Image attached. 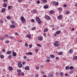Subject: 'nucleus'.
Returning <instances> with one entry per match:
<instances>
[{"instance_id":"nucleus-1","label":"nucleus","mask_w":77,"mask_h":77,"mask_svg":"<svg viewBox=\"0 0 77 77\" xmlns=\"http://www.w3.org/2000/svg\"><path fill=\"white\" fill-rule=\"evenodd\" d=\"M36 20L37 21H38V24H39L41 23V19H40V18H39L38 17H36Z\"/></svg>"},{"instance_id":"nucleus-2","label":"nucleus","mask_w":77,"mask_h":77,"mask_svg":"<svg viewBox=\"0 0 77 77\" xmlns=\"http://www.w3.org/2000/svg\"><path fill=\"white\" fill-rule=\"evenodd\" d=\"M21 19L22 21V22L23 23H26V20H25V19L23 16L21 17Z\"/></svg>"},{"instance_id":"nucleus-3","label":"nucleus","mask_w":77,"mask_h":77,"mask_svg":"<svg viewBox=\"0 0 77 77\" xmlns=\"http://www.w3.org/2000/svg\"><path fill=\"white\" fill-rule=\"evenodd\" d=\"M63 18V16L62 15H60V16H59L57 17V18L58 20H60L62 18Z\"/></svg>"},{"instance_id":"nucleus-4","label":"nucleus","mask_w":77,"mask_h":77,"mask_svg":"<svg viewBox=\"0 0 77 77\" xmlns=\"http://www.w3.org/2000/svg\"><path fill=\"white\" fill-rule=\"evenodd\" d=\"M12 53L13 56H14V57H16V56H17V53L15 52L14 50L12 51Z\"/></svg>"},{"instance_id":"nucleus-5","label":"nucleus","mask_w":77,"mask_h":77,"mask_svg":"<svg viewBox=\"0 0 77 77\" xmlns=\"http://www.w3.org/2000/svg\"><path fill=\"white\" fill-rule=\"evenodd\" d=\"M53 5H55V6H57V5H59L58 2H53Z\"/></svg>"},{"instance_id":"nucleus-6","label":"nucleus","mask_w":77,"mask_h":77,"mask_svg":"<svg viewBox=\"0 0 77 77\" xmlns=\"http://www.w3.org/2000/svg\"><path fill=\"white\" fill-rule=\"evenodd\" d=\"M18 66L19 68H21L23 66V65L21 63H18Z\"/></svg>"},{"instance_id":"nucleus-7","label":"nucleus","mask_w":77,"mask_h":77,"mask_svg":"<svg viewBox=\"0 0 77 77\" xmlns=\"http://www.w3.org/2000/svg\"><path fill=\"white\" fill-rule=\"evenodd\" d=\"M38 40L40 41H41L42 40V37L41 36H39L38 38Z\"/></svg>"},{"instance_id":"nucleus-8","label":"nucleus","mask_w":77,"mask_h":77,"mask_svg":"<svg viewBox=\"0 0 77 77\" xmlns=\"http://www.w3.org/2000/svg\"><path fill=\"white\" fill-rule=\"evenodd\" d=\"M53 77V75L50 73H49L48 77Z\"/></svg>"},{"instance_id":"nucleus-9","label":"nucleus","mask_w":77,"mask_h":77,"mask_svg":"<svg viewBox=\"0 0 77 77\" xmlns=\"http://www.w3.org/2000/svg\"><path fill=\"white\" fill-rule=\"evenodd\" d=\"M25 70H29L30 68L29 66H26L25 67Z\"/></svg>"},{"instance_id":"nucleus-10","label":"nucleus","mask_w":77,"mask_h":77,"mask_svg":"<svg viewBox=\"0 0 77 77\" xmlns=\"http://www.w3.org/2000/svg\"><path fill=\"white\" fill-rule=\"evenodd\" d=\"M10 28L11 29H13V28H15V25H11L10 26Z\"/></svg>"},{"instance_id":"nucleus-11","label":"nucleus","mask_w":77,"mask_h":77,"mask_svg":"<svg viewBox=\"0 0 77 77\" xmlns=\"http://www.w3.org/2000/svg\"><path fill=\"white\" fill-rule=\"evenodd\" d=\"M5 11H6V9L5 8H2L1 10V12L2 13H3L5 12Z\"/></svg>"},{"instance_id":"nucleus-12","label":"nucleus","mask_w":77,"mask_h":77,"mask_svg":"<svg viewBox=\"0 0 77 77\" xmlns=\"http://www.w3.org/2000/svg\"><path fill=\"white\" fill-rule=\"evenodd\" d=\"M27 38H28L29 39H31V35L30 34H28L26 35Z\"/></svg>"},{"instance_id":"nucleus-13","label":"nucleus","mask_w":77,"mask_h":77,"mask_svg":"<svg viewBox=\"0 0 77 77\" xmlns=\"http://www.w3.org/2000/svg\"><path fill=\"white\" fill-rule=\"evenodd\" d=\"M45 18L47 20H50V17L48 16H46L45 17Z\"/></svg>"},{"instance_id":"nucleus-14","label":"nucleus","mask_w":77,"mask_h":77,"mask_svg":"<svg viewBox=\"0 0 77 77\" xmlns=\"http://www.w3.org/2000/svg\"><path fill=\"white\" fill-rule=\"evenodd\" d=\"M54 46H55V47H59V44L56 43H54Z\"/></svg>"},{"instance_id":"nucleus-15","label":"nucleus","mask_w":77,"mask_h":77,"mask_svg":"<svg viewBox=\"0 0 77 77\" xmlns=\"http://www.w3.org/2000/svg\"><path fill=\"white\" fill-rule=\"evenodd\" d=\"M58 10L60 12H62V8L61 7L58 8Z\"/></svg>"},{"instance_id":"nucleus-16","label":"nucleus","mask_w":77,"mask_h":77,"mask_svg":"<svg viewBox=\"0 0 77 77\" xmlns=\"http://www.w3.org/2000/svg\"><path fill=\"white\" fill-rule=\"evenodd\" d=\"M60 33H61V31H58L56 32V33L57 35H59V34Z\"/></svg>"},{"instance_id":"nucleus-17","label":"nucleus","mask_w":77,"mask_h":77,"mask_svg":"<svg viewBox=\"0 0 77 77\" xmlns=\"http://www.w3.org/2000/svg\"><path fill=\"white\" fill-rule=\"evenodd\" d=\"M11 53H12V52L9 51L7 52V54H11Z\"/></svg>"},{"instance_id":"nucleus-18","label":"nucleus","mask_w":77,"mask_h":77,"mask_svg":"<svg viewBox=\"0 0 77 77\" xmlns=\"http://www.w3.org/2000/svg\"><path fill=\"white\" fill-rule=\"evenodd\" d=\"M26 55H28L29 54L30 55H32V54H32V52H29L28 53H26Z\"/></svg>"},{"instance_id":"nucleus-19","label":"nucleus","mask_w":77,"mask_h":77,"mask_svg":"<svg viewBox=\"0 0 77 77\" xmlns=\"http://www.w3.org/2000/svg\"><path fill=\"white\" fill-rule=\"evenodd\" d=\"M9 69L10 71H12L13 70V68L11 66H10L9 67Z\"/></svg>"},{"instance_id":"nucleus-20","label":"nucleus","mask_w":77,"mask_h":77,"mask_svg":"<svg viewBox=\"0 0 77 77\" xmlns=\"http://www.w3.org/2000/svg\"><path fill=\"white\" fill-rule=\"evenodd\" d=\"M3 6V8H6V7H7V4H4Z\"/></svg>"},{"instance_id":"nucleus-21","label":"nucleus","mask_w":77,"mask_h":77,"mask_svg":"<svg viewBox=\"0 0 77 77\" xmlns=\"http://www.w3.org/2000/svg\"><path fill=\"white\" fill-rule=\"evenodd\" d=\"M73 53V51L72 49H71L69 51V53L70 54H71V53Z\"/></svg>"},{"instance_id":"nucleus-22","label":"nucleus","mask_w":77,"mask_h":77,"mask_svg":"<svg viewBox=\"0 0 77 77\" xmlns=\"http://www.w3.org/2000/svg\"><path fill=\"white\" fill-rule=\"evenodd\" d=\"M42 2L43 3H45L47 2V0H42Z\"/></svg>"},{"instance_id":"nucleus-23","label":"nucleus","mask_w":77,"mask_h":77,"mask_svg":"<svg viewBox=\"0 0 77 77\" xmlns=\"http://www.w3.org/2000/svg\"><path fill=\"white\" fill-rule=\"evenodd\" d=\"M0 57L1 59H3V58H4V55L2 54L1 55H0Z\"/></svg>"},{"instance_id":"nucleus-24","label":"nucleus","mask_w":77,"mask_h":77,"mask_svg":"<svg viewBox=\"0 0 77 77\" xmlns=\"http://www.w3.org/2000/svg\"><path fill=\"white\" fill-rule=\"evenodd\" d=\"M49 13H50L51 14H53L54 13V11L53 10H51L50 11Z\"/></svg>"},{"instance_id":"nucleus-25","label":"nucleus","mask_w":77,"mask_h":77,"mask_svg":"<svg viewBox=\"0 0 77 77\" xmlns=\"http://www.w3.org/2000/svg\"><path fill=\"white\" fill-rule=\"evenodd\" d=\"M44 9H47V8H48V6L46 5L44 7Z\"/></svg>"},{"instance_id":"nucleus-26","label":"nucleus","mask_w":77,"mask_h":77,"mask_svg":"<svg viewBox=\"0 0 77 77\" xmlns=\"http://www.w3.org/2000/svg\"><path fill=\"white\" fill-rule=\"evenodd\" d=\"M48 29L46 28L44 30V31L45 32H48Z\"/></svg>"},{"instance_id":"nucleus-27","label":"nucleus","mask_w":77,"mask_h":77,"mask_svg":"<svg viewBox=\"0 0 77 77\" xmlns=\"http://www.w3.org/2000/svg\"><path fill=\"white\" fill-rule=\"evenodd\" d=\"M33 13H37V11L36 9H34L33 10Z\"/></svg>"},{"instance_id":"nucleus-28","label":"nucleus","mask_w":77,"mask_h":77,"mask_svg":"<svg viewBox=\"0 0 77 77\" xmlns=\"http://www.w3.org/2000/svg\"><path fill=\"white\" fill-rule=\"evenodd\" d=\"M50 57H51V58H53L55 56L54 55H50Z\"/></svg>"},{"instance_id":"nucleus-29","label":"nucleus","mask_w":77,"mask_h":77,"mask_svg":"<svg viewBox=\"0 0 77 77\" xmlns=\"http://www.w3.org/2000/svg\"><path fill=\"white\" fill-rule=\"evenodd\" d=\"M66 69L67 70L69 69V66H66L65 67Z\"/></svg>"},{"instance_id":"nucleus-30","label":"nucleus","mask_w":77,"mask_h":77,"mask_svg":"<svg viewBox=\"0 0 77 77\" xmlns=\"http://www.w3.org/2000/svg\"><path fill=\"white\" fill-rule=\"evenodd\" d=\"M12 6H9L8 7V9H9V10H10V9H12Z\"/></svg>"},{"instance_id":"nucleus-31","label":"nucleus","mask_w":77,"mask_h":77,"mask_svg":"<svg viewBox=\"0 0 77 77\" xmlns=\"http://www.w3.org/2000/svg\"><path fill=\"white\" fill-rule=\"evenodd\" d=\"M73 59H74V60H77V56H74L73 58Z\"/></svg>"},{"instance_id":"nucleus-32","label":"nucleus","mask_w":77,"mask_h":77,"mask_svg":"<svg viewBox=\"0 0 77 77\" xmlns=\"http://www.w3.org/2000/svg\"><path fill=\"white\" fill-rule=\"evenodd\" d=\"M11 18V17L9 16H8L7 17V19H8V20H10Z\"/></svg>"},{"instance_id":"nucleus-33","label":"nucleus","mask_w":77,"mask_h":77,"mask_svg":"<svg viewBox=\"0 0 77 77\" xmlns=\"http://www.w3.org/2000/svg\"><path fill=\"white\" fill-rule=\"evenodd\" d=\"M5 39V38L3 37H2L0 38V39L1 40H3Z\"/></svg>"},{"instance_id":"nucleus-34","label":"nucleus","mask_w":77,"mask_h":77,"mask_svg":"<svg viewBox=\"0 0 77 77\" xmlns=\"http://www.w3.org/2000/svg\"><path fill=\"white\" fill-rule=\"evenodd\" d=\"M17 72H21V70L20 69H18L17 70Z\"/></svg>"},{"instance_id":"nucleus-35","label":"nucleus","mask_w":77,"mask_h":77,"mask_svg":"<svg viewBox=\"0 0 77 77\" xmlns=\"http://www.w3.org/2000/svg\"><path fill=\"white\" fill-rule=\"evenodd\" d=\"M74 67H73V66H71L70 67V69H74Z\"/></svg>"},{"instance_id":"nucleus-36","label":"nucleus","mask_w":77,"mask_h":77,"mask_svg":"<svg viewBox=\"0 0 77 77\" xmlns=\"http://www.w3.org/2000/svg\"><path fill=\"white\" fill-rule=\"evenodd\" d=\"M5 42L6 44H9V40H6Z\"/></svg>"},{"instance_id":"nucleus-37","label":"nucleus","mask_w":77,"mask_h":77,"mask_svg":"<svg viewBox=\"0 0 77 77\" xmlns=\"http://www.w3.org/2000/svg\"><path fill=\"white\" fill-rule=\"evenodd\" d=\"M63 54V53L62 52H60L58 53V54L59 55H62Z\"/></svg>"},{"instance_id":"nucleus-38","label":"nucleus","mask_w":77,"mask_h":77,"mask_svg":"<svg viewBox=\"0 0 77 77\" xmlns=\"http://www.w3.org/2000/svg\"><path fill=\"white\" fill-rule=\"evenodd\" d=\"M8 38L10 39H13V38H14V37L13 36H10L8 37Z\"/></svg>"},{"instance_id":"nucleus-39","label":"nucleus","mask_w":77,"mask_h":77,"mask_svg":"<svg viewBox=\"0 0 77 77\" xmlns=\"http://www.w3.org/2000/svg\"><path fill=\"white\" fill-rule=\"evenodd\" d=\"M12 57V55H10L8 56V59H11V58Z\"/></svg>"},{"instance_id":"nucleus-40","label":"nucleus","mask_w":77,"mask_h":77,"mask_svg":"<svg viewBox=\"0 0 77 77\" xmlns=\"http://www.w3.org/2000/svg\"><path fill=\"white\" fill-rule=\"evenodd\" d=\"M35 68L36 69H38L39 68V66H36Z\"/></svg>"},{"instance_id":"nucleus-41","label":"nucleus","mask_w":77,"mask_h":77,"mask_svg":"<svg viewBox=\"0 0 77 77\" xmlns=\"http://www.w3.org/2000/svg\"><path fill=\"white\" fill-rule=\"evenodd\" d=\"M60 75V76H63V73L62 72H61Z\"/></svg>"},{"instance_id":"nucleus-42","label":"nucleus","mask_w":77,"mask_h":77,"mask_svg":"<svg viewBox=\"0 0 77 77\" xmlns=\"http://www.w3.org/2000/svg\"><path fill=\"white\" fill-rule=\"evenodd\" d=\"M36 29V27H33L32 29V30H34Z\"/></svg>"},{"instance_id":"nucleus-43","label":"nucleus","mask_w":77,"mask_h":77,"mask_svg":"<svg viewBox=\"0 0 77 77\" xmlns=\"http://www.w3.org/2000/svg\"><path fill=\"white\" fill-rule=\"evenodd\" d=\"M25 46L26 47H28L29 46V45L28 44L26 43L25 44Z\"/></svg>"},{"instance_id":"nucleus-44","label":"nucleus","mask_w":77,"mask_h":77,"mask_svg":"<svg viewBox=\"0 0 77 77\" xmlns=\"http://www.w3.org/2000/svg\"><path fill=\"white\" fill-rule=\"evenodd\" d=\"M66 14H69V12L68 11H66Z\"/></svg>"},{"instance_id":"nucleus-45","label":"nucleus","mask_w":77,"mask_h":77,"mask_svg":"<svg viewBox=\"0 0 77 77\" xmlns=\"http://www.w3.org/2000/svg\"><path fill=\"white\" fill-rule=\"evenodd\" d=\"M8 36H9V35L8 34H6L4 35V37H8Z\"/></svg>"},{"instance_id":"nucleus-46","label":"nucleus","mask_w":77,"mask_h":77,"mask_svg":"<svg viewBox=\"0 0 77 77\" xmlns=\"http://www.w3.org/2000/svg\"><path fill=\"white\" fill-rule=\"evenodd\" d=\"M21 75L22 76H24V73H23V72H22L21 73Z\"/></svg>"},{"instance_id":"nucleus-47","label":"nucleus","mask_w":77,"mask_h":77,"mask_svg":"<svg viewBox=\"0 0 77 77\" xmlns=\"http://www.w3.org/2000/svg\"><path fill=\"white\" fill-rule=\"evenodd\" d=\"M3 2H8V0H3Z\"/></svg>"},{"instance_id":"nucleus-48","label":"nucleus","mask_w":77,"mask_h":77,"mask_svg":"<svg viewBox=\"0 0 77 77\" xmlns=\"http://www.w3.org/2000/svg\"><path fill=\"white\" fill-rule=\"evenodd\" d=\"M30 48H31L32 47V45L31 44H30L29 45Z\"/></svg>"},{"instance_id":"nucleus-49","label":"nucleus","mask_w":77,"mask_h":77,"mask_svg":"<svg viewBox=\"0 0 77 77\" xmlns=\"http://www.w3.org/2000/svg\"><path fill=\"white\" fill-rule=\"evenodd\" d=\"M37 4H39V3H40V1H37Z\"/></svg>"},{"instance_id":"nucleus-50","label":"nucleus","mask_w":77,"mask_h":77,"mask_svg":"<svg viewBox=\"0 0 77 77\" xmlns=\"http://www.w3.org/2000/svg\"><path fill=\"white\" fill-rule=\"evenodd\" d=\"M31 21L32 23H34L35 22V20H34V19H32L31 20Z\"/></svg>"},{"instance_id":"nucleus-51","label":"nucleus","mask_w":77,"mask_h":77,"mask_svg":"<svg viewBox=\"0 0 77 77\" xmlns=\"http://www.w3.org/2000/svg\"><path fill=\"white\" fill-rule=\"evenodd\" d=\"M36 45L37 46H38V47H41V45H39V44H37Z\"/></svg>"},{"instance_id":"nucleus-52","label":"nucleus","mask_w":77,"mask_h":77,"mask_svg":"<svg viewBox=\"0 0 77 77\" xmlns=\"http://www.w3.org/2000/svg\"><path fill=\"white\" fill-rule=\"evenodd\" d=\"M11 23L12 24H14L15 23V22H14V21H11Z\"/></svg>"},{"instance_id":"nucleus-53","label":"nucleus","mask_w":77,"mask_h":77,"mask_svg":"<svg viewBox=\"0 0 77 77\" xmlns=\"http://www.w3.org/2000/svg\"><path fill=\"white\" fill-rule=\"evenodd\" d=\"M18 75L19 76H20L21 75V73L20 72H18Z\"/></svg>"},{"instance_id":"nucleus-54","label":"nucleus","mask_w":77,"mask_h":77,"mask_svg":"<svg viewBox=\"0 0 77 77\" xmlns=\"http://www.w3.org/2000/svg\"><path fill=\"white\" fill-rule=\"evenodd\" d=\"M46 61L48 62H50V60H47Z\"/></svg>"},{"instance_id":"nucleus-55","label":"nucleus","mask_w":77,"mask_h":77,"mask_svg":"<svg viewBox=\"0 0 77 77\" xmlns=\"http://www.w3.org/2000/svg\"><path fill=\"white\" fill-rule=\"evenodd\" d=\"M59 58L58 57H57L56 58H55V59H56V60H57L58 59H59Z\"/></svg>"},{"instance_id":"nucleus-56","label":"nucleus","mask_w":77,"mask_h":77,"mask_svg":"<svg viewBox=\"0 0 77 77\" xmlns=\"http://www.w3.org/2000/svg\"><path fill=\"white\" fill-rule=\"evenodd\" d=\"M72 72H72V71H70V72H69V73H70V74H72Z\"/></svg>"},{"instance_id":"nucleus-57","label":"nucleus","mask_w":77,"mask_h":77,"mask_svg":"<svg viewBox=\"0 0 77 77\" xmlns=\"http://www.w3.org/2000/svg\"><path fill=\"white\" fill-rule=\"evenodd\" d=\"M2 51L3 52H5V49H3Z\"/></svg>"},{"instance_id":"nucleus-58","label":"nucleus","mask_w":77,"mask_h":77,"mask_svg":"<svg viewBox=\"0 0 77 77\" xmlns=\"http://www.w3.org/2000/svg\"><path fill=\"white\" fill-rule=\"evenodd\" d=\"M40 68H43L44 67V66L43 65H41L40 66Z\"/></svg>"},{"instance_id":"nucleus-59","label":"nucleus","mask_w":77,"mask_h":77,"mask_svg":"<svg viewBox=\"0 0 77 77\" xmlns=\"http://www.w3.org/2000/svg\"><path fill=\"white\" fill-rule=\"evenodd\" d=\"M35 51L36 52H38V49H36L35 50Z\"/></svg>"},{"instance_id":"nucleus-60","label":"nucleus","mask_w":77,"mask_h":77,"mask_svg":"<svg viewBox=\"0 0 77 77\" xmlns=\"http://www.w3.org/2000/svg\"><path fill=\"white\" fill-rule=\"evenodd\" d=\"M63 6L64 7H66L67 6V5H63Z\"/></svg>"},{"instance_id":"nucleus-61","label":"nucleus","mask_w":77,"mask_h":77,"mask_svg":"<svg viewBox=\"0 0 77 77\" xmlns=\"http://www.w3.org/2000/svg\"><path fill=\"white\" fill-rule=\"evenodd\" d=\"M26 63V62H23L22 63V64L23 65H24V64H25Z\"/></svg>"},{"instance_id":"nucleus-62","label":"nucleus","mask_w":77,"mask_h":77,"mask_svg":"<svg viewBox=\"0 0 77 77\" xmlns=\"http://www.w3.org/2000/svg\"><path fill=\"white\" fill-rule=\"evenodd\" d=\"M15 35H18V34L17 33H15Z\"/></svg>"},{"instance_id":"nucleus-63","label":"nucleus","mask_w":77,"mask_h":77,"mask_svg":"<svg viewBox=\"0 0 77 77\" xmlns=\"http://www.w3.org/2000/svg\"><path fill=\"white\" fill-rule=\"evenodd\" d=\"M55 43H56L57 44V43H59V41H56L55 42Z\"/></svg>"},{"instance_id":"nucleus-64","label":"nucleus","mask_w":77,"mask_h":77,"mask_svg":"<svg viewBox=\"0 0 77 77\" xmlns=\"http://www.w3.org/2000/svg\"><path fill=\"white\" fill-rule=\"evenodd\" d=\"M43 77H47V75H45L43 76Z\"/></svg>"}]
</instances>
